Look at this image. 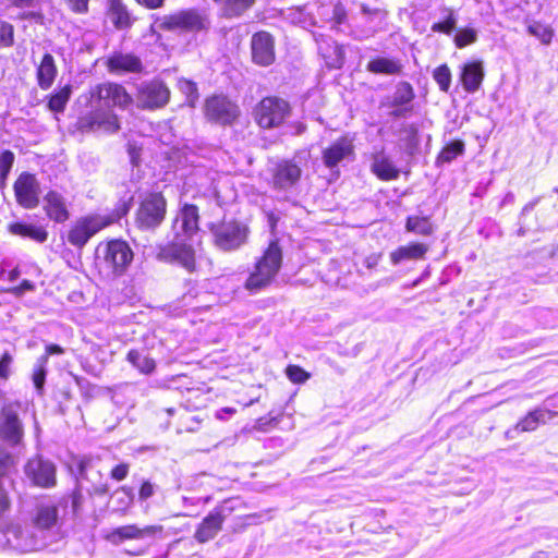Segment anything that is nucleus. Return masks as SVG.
Returning a JSON list of instances; mask_svg holds the SVG:
<instances>
[{
    "instance_id": "obj_1",
    "label": "nucleus",
    "mask_w": 558,
    "mask_h": 558,
    "mask_svg": "<svg viewBox=\"0 0 558 558\" xmlns=\"http://www.w3.org/2000/svg\"><path fill=\"white\" fill-rule=\"evenodd\" d=\"M282 266V250L278 241H271L263 255L256 260L244 288L257 293L271 284Z\"/></svg>"
},
{
    "instance_id": "obj_2",
    "label": "nucleus",
    "mask_w": 558,
    "mask_h": 558,
    "mask_svg": "<svg viewBox=\"0 0 558 558\" xmlns=\"http://www.w3.org/2000/svg\"><path fill=\"white\" fill-rule=\"evenodd\" d=\"M5 546L17 553H33L46 548L49 544L41 532H38L31 521L11 522L0 531Z\"/></svg>"
},
{
    "instance_id": "obj_3",
    "label": "nucleus",
    "mask_w": 558,
    "mask_h": 558,
    "mask_svg": "<svg viewBox=\"0 0 558 558\" xmlns=\"http://www.w3.org/2000/svg\"><path fill=\"white\" fill-rule=\"evenodd\" d=\"M290 114L289 102L275 96L263 98L254 109L255 121L263 129L279 128Z\"/></svg>"
},
{
    "instance_id": "obj_4",
    "label": "nucleus",
    "mask_w": 558,
    "mask_h": 558,
    "mask_svg": "<svg viewBox=\"0 0 558 558\" xmlns=\"http://www.w3.org/2000/svg\"><path fill=\"white\" fill-rule=\"evenodd\" d=\"M210 230L215 245L225 252L240 248L248 236L247 226L236 220H228L213 225Z\"/></svg>"
},
{
    "instance_id": "obj_5",
    "label": "nucleus",
    "mask_w": 558,
    "mask_h": 558,
    "mask_svg": "<svg viewBox=\"0 0 558 558\" xmlns=\"http://www.w3.org/2000/svg\"><path fill=\"white\" fill-rule=\"evenodd\" d=\"M96 254L97 258H102L108 271L118 276L124 272L133 259V252L129 244L121 240L99 244Z\"/></svg>"
},
{
    "instance_id": "obj_6",
    "label": "nucleus",
    "mask_w": 558,
    "mask_h": 558,
    "mask_svg": "<svg viewBox=\"0 0 558 558\" xmlns=\"http://www.w3.org/2000/svg\"><path fill=\"white\" fill-rule=\"evenodd\" d=\"M113 222L110 216L88 215L78 218L68 232V242L82 248L97 232Z\"/></svg>"
},
{
    "instance_id": "obj_7",
    "label": "nucleus",
    "mask_w": 558,
    "mask_h": 558,
    "mask_svg": "<svg viewBox=\"0 0 558 558\" xmlns=\"http://www.w3.org/2000/svg\"><path fill=\"white\" fill-rule=\"evenodd\" d=\"M167 203L160 193H150L136 211V226L143 230L157 228L165 219Z\"/></svg>"
},
{
    "instance_id": "obj_8",
    "label": "nucleus",
    "mask_w": 558,
    "mask_h": 558,
    "mask_svg": "<svg viewBox=\"0 0 558 558\" xmlns=\"http://www.w3.org/2000/svg\"><path fill=\"white\" fill-rule=\"evenodd\" d=\"M170 100V90L158 80L143 82L136 87L135 102L143 110L163 108Z\"/></svg>"
},
{
    "instance_id": "obj_9",
    "label": "nucleus",
    "mask_w": 558,
    "mask_h": 558,
    "mask_svg": "<svg viewBox=\"0 0 558 558\" xmlns=\"http://www.w3.org/2000/svg\"><path fill=\"white\" fill-rule=\"evenodd\" d=\"M234 508L230 500H225L216 506L198 524L194 538L199 544L214 539L222 530L223 522L233 512Z\"/></svg>"
},
{
    "instance_id": "obj_10",
    "label": "nucleus",
    "mask_w": 558,
    "mask_h": 558,
    "mask_svg": "<svg viewBox=\"0 0 558 558\" xmlns=\"http://www.w3.org/2000/svg\"><path fill=\"white\" fill-rule=\"evenodd\" d=\"M94 110L78 119V129L84 132L104 131L116 133L120 130L118 116L111 109L100 108V104L92 102Z\"/></svg>"
},
{
    "instance_id": "obj_11",
    "label": "nucleus",
    "mask_w": 558,
    "mask_h": 558,
    "mask_svg": "<svg viewBox=\"0 0 558 558\" xmlns=\"http://www.w3.org/2000/svg\"><path fill=\"white\" fill-rule=\"evenodd\" d=\"M133 97L126 92V89L117 83H102L98 84L90 89V101L105 106H114L120 109L128 108L133 102Z\"/></svg>"
},
{
    "instance_id": "obj_12",
    "label": "nucleus",
    "mask_w": 558,
    "mask_h": 558,
    "mask_svg": "<svg viewBox=\"0 0 558 558\" xmlns=\"http://www.w3.org/2000/svg\"><path fill=\"white\" fill-rule=\"evenodd\" d=\"M163 531L162 525H146L140 527L136 524H128L116 527L105 535V539L112 545H120L125 541H141L147 537H154L161 534Z\"/></svg>"
},
{
    "instance_id": "obj_13",
    "label": "nucleus",
    "mask_w": 558,
    "mask_h": 558,
    "mask_svg": "<svg viewBox=\"0 0 558 558\" xmlns=\"http://www.w3.org/2000/svg\"><path fill=\"white\" fill-rule=\"evenodd\" d=\"M205 116L216 123L231 124L239 116V108L227 97L213 96L206 99Z\"/></svg>"
},
{
    "instance_id": "obj_14",
    "label": "nucleus",
    "mask_w": 558,
    "mask_h": 558,
    "mask_svg": "<svg viewBox=\"0 0 558 558\" xmlns=\"http://www.w3.org/2000/svg\"><path fill=\"white\" fill-rule=\"evenodd\" d=\"M160 25L168 31L198 32L208 27V21L198 12L186 10L165 16Z\"/></svg>"
},
{
    "instance_id": "obj_15",
    "label": "nucleus",
    "mask_w": 558,
    "mask_h": 558,
    "mask_svg": "<svg viewBox=\"0 0 558 558\" xmlns=\"http://www.w3.org/2000/svg\"><path fill=\"white\" fill-rule=\"evenodd\" d=\"M16 202L24 208L32 209L39 204V183L34 174L24 172L14 183Z\"/></svg>"
},
{
    "instance_id": "obj_16",
    "label": "nucleus",
    "mask_w": 558,
    "mask_h": 558,
    "mask_svg": "<svg viewBox=\"0 0 558 558\" xmlns=\"http://www.w3.org/2000/svg\"><path fill=\"white\" fill-rule=\"evenodd\" d=\"M302 175V169L292 160H280L271 168V184L276 190L294 186Z\"/></svg>"
},
{
    "instance_id": "obj_17",
    "label": "nucleus",
    "mask_w": 558,
    "mask_h": 558,
    "mask_svg": "<svg viewBox=\"0 0 558 558\" xmlns=\"http://www.w3.org/2000/svg\"><path fill=\"white\" fill-rule=\"evenodd\" d=\"M24 435L23 425L13 405H4L0 412V438L11 445H19Z\"/></svg>"
},
{
    "instance_id": "obj_18",
    "label": "nucleus",
    "mask_w": 558,
    "mask_h": 558,
    "mask_svg": "<svg viewBox=\"0 0 558 558\" xmlns=\"http://www.w3.org/2000/svg\"><path fill=\"white\" fill-rule=\"evenodd\" d=\"M25 474L36 486L51 487L56 484V466L40 457L28 460Z\"/></svg>"
},
{
    "instance_id": "obj_19",
    "label": "nucleus",
    "mask_w": 558,
    "mask_h": 558,
    "mask_svg": "<svg viewBox=\"0 0 558 558\" xmlns=\"http://www.w3.org/2000/svg\"><path fill=\"white\" fill-rule=\"evenodd\" d=\"M31 522L38 532L45 536V541L50 544L52 538V530L59 524L58 507L51 504H43L37 506Z\"/></svg>"
},
{
    "instance_id": "obj_20",
    "label": "nucleus",
    "mask_w": 558,
    "mask_h": 558,
    "mask_svg": "<svg viewBox=\"0 0 558 558\" xmlns=\"http://www.w3.org/2000/svg\"><path fill=\"white\" fill-rule=\"evenodd\" d=\"M252 60L254 63L267 66L275 61V41L267 32H258L251 39Z\"/></svg>"
},
{
    "instance_id": "obj_21",
    "label": "nucleus",
    "mask_w": 558,
    "mask_h": 558,
    "mask_svg": "<svg viewBox=\"0 0 558 558\" xmlns=\"http://www.w3.org/2000/svg\"><path fill=\"white\" fill-rule=\"evenodd\" d=\"M354 155L353 138L342 136L335 141L323 151V161L326 167L333 168L342 160L349 159Z\"/></svg>"
},
{
    "instance_id": "obj_22",
    "label": "nucleus",
    "mask_w": 558,
    "mask_h": 558,
    "mask_svg": "<svg viewBox=\"0 0 558 558\" xmlns=\"http://www.w3.org/2000/svg\"><path fill=\"white\" fill-rule=\"evenodd\" d=\"M106 65L109 72L116 74L141 73L143 71V63L137 56L121 51L112 52L108 57Z\"/></svg>"
},
{
    "instance_id": "obj_23",
    "label": "nucleus",
    "mask_w": 558,
    "mask_h": 558,
    "mask_svg": "<svg viewBox=\"0 0 558 558\" xmlns=\"http://www.w3.org/2000/svg\"><path fill=\"white\" fill-rule=\"evenodd\" d=\"M178 238H191L198 230V209L194 205H184L173 223Z\"/></svg>"
},
{
    "instance_id": "obj_24",
    "label": "nucleus",
    "mask_w": 558,
    "mask_h": 558,
    "mask_svg": "<svg viewBox=\"0 0 558 558\" xmlns=\"http://www.w3.org/2000/svg\"><path fill=\"white\" fill-rule=\"evenodd\" d=\"M44 209L46 215L58 223L66 221L70 217L65 198L56 191H50L45 195Z\"/></svg>"
},
{
    "instance_id": "obj_25",
    "label": "nucleus",
    "mask_w": 558,
    "mask_h": 558,
    "mask_svg": "<svg viewBox=\"0 0 558 558\" xmlns=\"http://www.w3.org/2000/svg\"><path fill=\"white\" fill-rule=\"evenodd\" d=\"M484 75L482 61H473L464 64L460 77L463 88L468 93L477 92L482 85Z\"/></svg>"
},
{
    "instance_id": "obj_26",
    "label": "nucleus",
    "mask_w": 558,
    "mask_h": 558,
    "mask_svg": "<svg viewBox=\"0 0 558 558\" xmlns=\"http://www.w3.org/2000/svg\"><path fill=\"white\" fill-rule=\"evenodd\" d=\"M185 238L175 236L173 243L168 247L169 255L189 271L195 268V254L191 245L184 243Z\"/></svg>"
},
{
    "instance_id": "obj_27",
    "label": "nucleus",
    "mask_w": 558,
    "mask_h": 558,
    "mask_svg": "<svg viewBox=\"0 0 558 558\" xmlns=\"http://www.w3.org/2000/svg\"><path fill=\"white\" fill-rule=\"evenodd\" d=\"M428 251V246L423 243H410L399 246L390 253V260L393 265H398L404 260L423 259Z\"/></svg>"
},
{
    "instance_id": "obj_28",
    "label": "nucleus",
    "mask_w": 558,
    "mask_h": 558,
    "mask_svg": "<svg viewBox=\"0 0 558 558\" xmlns=\"http://www.w3.org/2000/svg\"><path fill=\"white\" fill-rule=\"evenodd\" d=\"M371 168L376 177L384 181L396 180L399 177V170L384 151L374 154Z\"/></svg>"
},
{
    "instance_id": "obj_29",
    "label": "nucleus",
    "mask_w": 558,
    "mask_h": 558,
    "mask_svg": "<svg viewBox=\"0 0 558 558\" xmlns=\"http://www.w3.org/2000/svg\"><path fill=\"white\" fill-rule=\"evenodd\" d=\"M556 414L543 410L535 409L529 412L518 424L514 426V430L523 433V432H533L535 430L539 424L546 423L547 418L554 417Z\"/></svg>"
},
{
    "instance_id": "obj_30",
    "label": "nucleus",
    "mask_w": 558,
    "mask_h": 558,
    "mask_svg": "<svg viewBox=\"0 0 558 558\" xmlns=\"http://www.w3.org/2000/svg\"><path fill=\"white\" fill-rule=\"evenodd\" d=\"M57 75L54 59L50 53H46L37 69L38 85L41 89H48Z\"/></svg>"
},
{
    "instance_id": "obj_31",
    "label": "nucleus",
    "mask_w": 558,
    "mask_h": 558,
    "mask_svg": "<svg viewBox=\"0 0 558 558\" xmlns=\"http://www.w3.org/2000/svg\"><path fill=\"white\" fill-rule=\"evenodd\" d=\"M108 17L118 29L131 26V16L121 0L108 1Z\"/></svg>"
},
{
    "instance_id": "obj_32",
    "label": "nucleus",
    "mask_w": 558,
    "mask_h": 558,
    "mask_svg": "<svg viewBox=\"0 0 558 558\" xmlns=\"http://www.w3.org/2000/svg\"><path fill=\"white\" fill-rule=\"evenodd\" d=\"M366 69L374 74L396 75L402 71V64L397 59L375 58L367 63Z\"/></svg>"
},
{
    "instance_id": "obj_33",
    "label": "nucleus",
    "mask_w": 558,
    "mask_h": 558,
    "mask_svg": "<svg viewBox=\"0 0 558 558\" xmlns=\"http://www.w3.org/2000/svg\"><path fill=\"white\" fill-rule=\"evenodd\" d=\"M126 360L131 363L140 373L144 375H150L156 368V362L154 359L144 354L140 350L132 349L126 354Z\"/></svg>"
},
{
    "instance_id": "obj_34",
    "label": "nucleus",
    "mask_w": 558,
    "mask_h": 558,
    "mask_svg": "<svg viewBox=\"0 0 558 558\" xmlns=\"http://www.w3.org/2000/svg\"><path fill=\"white\" fill-rule=\"evenodd\" d=\"M9 230L12 234L20 235L23 238H29L37 242H45L48 238V233L41 227L24 223H12L9 226Z\"/></svg>"
},
{
    "instance_id": "obj_35",
    "label": "nucleus",
    "mask_w": 558,
    "mask_h": 558,
    "mask_svg": "<svg viewBox=\"0 0 558 558\" xmlns=\"http://www.w3.org/2000/svg\"><path fill=\"white\" fill-rule=\"evenodd\" d=\"M255 3V0H223L222 12L227 17H239Z\"/></svg>"
},
{
    "instance_id": "obj_36",
    "label": "nucleus",
    "mask_w": 558,
    "mask_h": 558,
    "mask_svg": "<svg viewBox=\"0 0 558 558\" xmlns=\"http://www.w3.org/2000/svg\"><path fill=\"white\" fill-rule=\"evenodd\" d=\"M405 229L421 235H429L434 232L433 225L427 217L411 216L407 219Z\"/></svg>"
},
{
    "instance_id": "obj_37",
    "label": "nucleus",
    "mask_w": 558,
    "mask_h": 558,
    "mask_svg": "<svg viewBox=\"0 0 558 558\" xmlns=\"http://www.w3.org/2000/svg\"><path fill=\"white\" fill-rule=\"evenodd\" d=\"M71 93V86L66 85L53 95H51L48 102L49 109L54 112H62L65 108L66 102L70 99Z\"/></svg>"
},
{
    "instance_id": "obj_38",
    "label": "nucleus",
    "mask_w": 558,
    "mask_h": 558,
    "mask_svg": "<svg viewBox=\"0 0 558 558\" xmlns=\"http://www.w3.org/2000/svg\"><path fill=\"white\" fill-rule=\"evenodd\" d=\"M414 98V92L412 86L407 82H401L397 85L396 92L392 97V105L395 107H401L411 102Z\"/></svg>"
},
{
    "instance_id": "obj_39",
    "label": "nucleus",
    "mask_w": 558,
    "mask_h": 558,
    "mask_svg": "<svg viewBox=\"0 0 558 558\" xmlns=\"http://www.w3.org/2000/svg\"><path fill=\"white\" fill-rule=\"evenodd\" d=\"M527 32L532 36L538 38L543 44H549L553 38V29L539 22H532L527 25Z\"/></svg>"
},
{
    "instance_id": "obj_40",
    "label": "nucleus",
    "mask_w": 558,
    "mask_h": 558,
    "mask_svg": "<svg viewBox=\"0 0 558 558\" xmlns=\"http://www.w3.org/2000/svg\"><path fill=\"white\" fill-rule=\"evenodd\" d=\"M464 151V143L462 141H453L446 145L438 159L442 162H450Z\"/></svg>"
},
{
    "instance_id": "obj_41",
    "label": "nucleus",
    "mask_w": 558,
    "mask_h": 558,
    "mask_svg": "<svg viewBox=\"0 0 558 558\" xmlns=\"http://www.w3.org/2000/svg\"><path fill=\"white\" fill-rule=\"evenodd\" d=\"M433 77L440 90L448 92L451 84V72L447 64H441L434 70Z\"/></svg>"
},
{
    "instance_id": "obj_42",
    "label": "nucleus",
    "mask_w": 558,
    "mask_h": 558,
    "mask_svg": "<svg viewBox=\"0 0 558 558\" xmlns=\"http://www.w3.org/2000/svg\"><path fill=\"white\" fill-rule=\"evenodd\" d=\"M178 87L181 93H183L186 96V101L191 107L195 106V102L198 99V93L196 84L192 81L181 78L178 82Z\"/></svg>"
},
{
    "instance_id": "obj_43",
    "label": "nucleus",
    "mask_w": 558,
    "mask_h": 558,
    "mask_svg": "<svg viewBox=\"0 0 558 558\" xmlns=\"http://www.w3.org/2000/svg\"><path fill=\"white\" fill-rule=\"evenodd\" d=\"M14 162V154L4 150L0 155V186H3Z\"/></svg>"
},
{
    "instance_id": "obj_44",
    "label": "nucleus",
    "mask_w": 558,
    "mask_h": 558,
    "mask_svg": "<svg viewBox=\"0 0 558 558\" xmlns=\"http://www.w3.org/2000/svg\"><path fill=\"white\" fill-rule=\"evenodd\" d=\"M47 355H41L35 365L33 380L37 390H41L46 378Z\"/></svg>"
},
{
    "instance_id": "obj_45",
    "label": "nucleus",
    "mask_w": 558,
    "mask_h": 558,
    "mask_svg": "<svg viewBox=\"0 0 558 558\" xmlns=\"http://www.w3.org/2000/svg\"><path fill=\"white\" fill-rule=\"evenodd\" d=\"M477 39V33L473 28H462L458 31L454 36V44L458 48H463L468 45L475 43Z\"/></svg>"
},
{
    "instance_id": "obj_46",
    "label": "nucleus",
    "mask_w": 558,
    "mask_h": 558,
    "mask_svg": "<svg viewBox=\"0 0 558 558\" xmlns=\"http://www.w3.org/2000/svg\"><path fill=\"white\" fill-rule=\"evenodd\" d=\"M457 19L451 10H448L447 19L444 22L434 23L432 25V31L435 33H444L451 34V32L456 28Z\"/></svg>"
},
{
    "instance_id": "obj_47",
    "label": "nucleus",
    "mask_w": 558,
    "mask_h": 558,
    "mask_svg": "<svg viewBox=\"0 0 558 558\" xmlns=\"http://www.w3.org/2000/svg\"><path fill=\"white\" fill-rule=\"evenodd\" d=\"M14 40L13 26L4 21H0V48L10 47Z\"/></svg>"
},
{
    "instance_id": "obj_48",
    "label": "nucleus",
    "mask_w": 558,
    "mask_h": 558,
    "mask_svg": "<svg viewBox=\"0 0 558 558\" xmlns=\"http://www.w3.org/2000/svg\"><path fill=\"white\" fill-rule=\"evenodd\" d=\"M286 374L288 378L294 384L305 383L310 378V374L298 365L288 366Z\"/></svg>"
},
{
    "instance_id": "obj_49",
    "label": "nucleus",
    "mask_w": 558,
    "mask_h": 558,
    "mask_svg": "<svg viewBox=\"0 0 558 558\" xmlns=\"http://www.w3.org/2000/svg\"><path fill=\"white\" fill-rule=\"evenodd\" d=\"M89 0H66L68 7L77 14H84L88 11Z\"/></svg>"
},
{
    "instance_id": "obj_50",
    "label": "nucleus",
    "mask_w": 558,
    "mask_h": 558,
    "mask_svg": "<svg viewBox=\"0 0 558 558\" xmlns=\"http://www.w3.org/2000/svg\"><path fill=\"white\" fill-rule=\"evenodd\" d=\"M12 356L9 353H4L0 359V378L7 379L10 375V366L12 364Z\"/></svg>"
},
{
    "instance_id": "obj_51",
    "label": "nucleus",
    "mask_w": 558,
    "mask_h": 558,
    "mask_svg": "<svg viewBox=\"0 0 558 558\" xmlns=\"http://www.w3.org/2000/svg\"><path fill=\"white\" fill-rule=\"evenodd\" d=\"M35 286L29 280H23L22 283L17 287L11 288L8 291L15 296H22L26 291H33Z\"/></svg>"
},
{
    "instance_id": "obj_52",
    "label": "nucleus",
    "mask_w": 558,
    "mask_h": 558,
    "mask_svg": "<svg viewBox=\"0 0 558 558\" xmlns=\"http://www.w3.org/2000/svg\"><path fill=\"white\" fill-rule=\"evenodd\" d=\"M13 463L10 453L0 449V476L4 475Z\"/></svg>"
},
{
    "instance_id": "obj_53",
    "label": "nucleus",
    "mask_w": 558,
    "mask_h": 558,
    "mask_svg": "<svg viewBox=\"0 0 558 558\" xmlns=\"http://www.w3.org/2000/svg\"><path fill=\"white\" fill-rule=\"evenodd\" d=\"M154 494H155V485L149 481H145L140 488V493H138L140 499L147 500Z\"/></svg>"
},
{
    "instance_id": "obj_54",
    "label": "nucleus",
    "mask_w": 558,
    "mask_h": 558,
    "mask_svg": "<svg viewBox=\"0 0 558 558\" xmlns=\"http://www.w3.org/2000/svg\"><path fill=\"white\" fill-rule=\"evenodd\" d=\"M129 473V465L125 463L118 464L111 471V477L117 481H122Z\"/></svg>"
},
{
    "instance_id": "obj_55",
    "label": "nucleus",
    "mask_w": 558,
    "mask_h": 558,
    "mask_svg": "<svg viewBox=\"0 0 558 558\" xmlns=\"http://www.w3.org/2000/svg\"><path fill=\"white\" fill-rule=\"evenodd\" d=\"M123 494V497L121 498L120 500V504L123 506V507H128L132 504L133 501V492L131 488L129 487H121L119 490L116 492V494Z\"/></svg>"
},
{
    "instance_id": "obj_56",
    "label": "nucleus",
    "mask_w": 558,
    "mask_h": 558,
    "mask_svg": "<svg viewBox=\"0 0 558 558\" xmlns=\"http://www.w3.org/2000/svg\"><path fill=\"white\" fill-rule=\"evenodd\" d=\"M20 19H22V20H31V21H35V22H41L43 21V14L39 11H37V10H28V11H23L20 14Z\"/></svg>"
},
{
    "instance_id": "obj_57",
    "label": "nucleus",
    "mask_w": 558,
    "mask_h": 558,
    "mask_svg": "<svg viewBox=\"0 0 558 558\" xmlns=\"http://www.w3.org/2000/svg\"><path fill=\"white\" fill-rule=\"evenodd\" d=\"M11 4L20 9L35 8V0H8Z\"/></svg>"
},
{
    "instance_id": "obj_58",
    "label": "nucleus",
    "mask_w": 558,
    "mask_h": 558,
    "mask_svg": "<svg viewBox=\"0 0 558 558\" xmlns=\"http://www.w3.org/2000/svg\"><path fill=\"white\" fill-rule=\"evenodd\" d=\"M9 508V499L7 493L0 487V514Z\"/></svg>"
},
{
    "instance_id": "obj_59",
    "label": "nucleus",
    "mask_w": 558,
    "mask_h": 558,
    "mask_svg": "<svg viewBox=\"0 0 558 558\" xmlns=\"http://www.w3.org/2000/svg\"><path fill=\"white\" fill-rule=\"evenodd\" d=\"M140 4L145 5L148 9H156L161 7L163 0H136Z\"/></svg>"
},
{
    "instance_id": "obj_60",
    "label": "nucleus",
    "mask_w": 558,
    "mask_h": 558,
    "mask_svg": "<svg viewBox=\"0 0 558 558\" xmlns=\"http://www.w3.org/2000/svg\"><path fill=\"white\" fill-rule=\"evenodd\" d=\"M63 353V349L58 345V344H48L46 347V353L44 355H47V357L49 355H53V354H62Z\"/></svg>"
},
{
    "instance_id": "obj_61",
    "label": "nucleus",
    "mask_w": 558,
    "mask_h": 558,
    "mask_svg": "<svg viewBox=\"0 0 558 558\" xmlns=\"http://www.w3.org/2000/svg\"><path fill=\"white\" fill-rule=\"evenodd\" d=\"M379 259H380V255H376V254L369 255L365 259V266L367 268H374L379 263Z\"/></svg>"
},
{
    "instance_id": "obj_62",
    "label": "nucleus",
    "mask_w": 558,
    "mask_h": 558,
    "mask_svg": "<svg viewBox=\"0 0 558 558\" xmlns=\"http://www.w3.org/2000/svg\"><path fill=\"white\" fill-rule=\"evenodd\" d=\"M291 128L293 129V134L295 135H300L306 130V125L302 122H294L291 124Z\"/></svg>"
},
{
    "instance_id": "obj_63",
    "label": "nucleus",
    "mask_w": 558,
    "mask_h": 558,
    "mask_svg": "<svg viewBox=\"0 0 558 558\" xmlns=\"http://www.w3.org/2000/svg\"><path fill=\"white\" fill-rule=\"evenodd\" d=\"M221 413H226V414H230L231 415V414L235 413V409H233V408H222V409L218 410L216 412V417L218 420H225V416H221Z\"/></svg>"
},
{
    "instance_id": "obj_64",
    "label": "nucleus",
    "mask_w": 558,
    "mask_h": 558,
    "mask_svg": "<svg viewBox=\"0 0 558 558\" xmlns=\"http://www.w3.org/2000/svg\"><path fill=\"white\" fill-rule=\"evenodd\" d=\"M336 52H337V59L332 62V66L335 68H340L341 64H342V60H341V49L340 48H336Z\"/></svg>"
}]
</instances>
